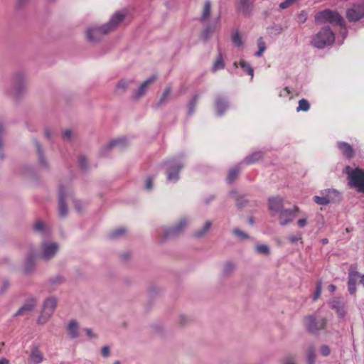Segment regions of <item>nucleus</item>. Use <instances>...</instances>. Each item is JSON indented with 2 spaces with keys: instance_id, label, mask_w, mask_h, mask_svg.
Returning <instances> with one entry per match:
<instances>
[{
  "instance_id": "22",
  "label": "nucleus",
  "mask_w": 364,
  "mask_h": 364,
  "mask_svg": "<svg viewBox=\"0 0 364 364\" xmlns=\"http://www.w3.org/2000/svg\"><path fill=\"white\" fill-rule=\"evenodd\" d=\"M67 331L71 338H76L79 336V325L75 320L69 321L66 327Z\"/></svg>"
},
{
  "instance_id": "55",
  "label": "nucleus",
  "mask_w": 364,
  "mask_h": 364,
  "mask_svg": "<svg viewBox=\"0 0 364 364\" xmlns=\"http://www.w3.org/2000/svg\"><path fill=\"white\" fill-rule=\"evenodd\" d=\"M72 136V132L69 129L65 130L63 134V137L65 140H70Z\"/></svg>"
},
{
  "instance_id": "29",
  "label": "nucleus",
  "mask_w": 364,
  "mask_h": 364,
  "mask_svg": "<svg viewBox=\"0 0 364 364\" xmlns=\"http://www.w3.org/2000/svg\"><path fill=\"white\" fill-rule=\"evenodd\" d=\"M34 267H35L34 257L32 255H30L26 258L24 268H23V272L26 274H30L33 271Z\"/></svg>"
},
{
  "instance_id": "30",
  "label": "nucleus",
  "mask_w": 364,
  "mask_h": 364,
  "mask_svg": "<svg viewBox=\"0 0 364 364\" xmlns=\"http://www.w3.org/2000/svg\"><path fill=\"white\" fill-rule=\"evenodd\" d=\"M238 6L241 11L247 14L251 11L252 4L250 0H238Z\"/></svg>"
},
{
  "instance_id": "16",
  "label": "nucleus",
  "mask_w": 364,
  "mask_h": 364,
  "mask_svg": "<svg viewBox=\"0 0 364 364\" xmlns=\"http://www.w3.org/2000/svg\"><path fill=\"white\" fill-rule=\"evenodd\" d=\"M268 207L272 214L278 213L283 209V198L280 196L270 197L268 199Z\"/></svg>"
},
{
  "instance_id": "40",
  "label": "nucleus",
  "mask_w": 364,
  "mask_h": 364,
  "mask_svg": "<svg viewBox=\"0 0 364 364\" xmlns=\"http://www.w3.org/2000/svg\"><path fill=\"white\" fill-rule=\"evenodd\" d=\"M255 250L258 254L267 255L269 254V248L267 245H257Z\"/></svg>"
},
{
  "instance_id": "28",
  "label": "nucleus",
  "mask_w": 364,
  "mask_h": 364,
  "mask_svg": "<svg viewBox=\"0 0 364 364\" xmlns=\"http://www.w3.org/2000/svg\"><path fill=\"white\" fill-rule=\"evenodd\" d=\"M127 144V140L124 138L122 139H117L111 141L106 146L105 149L109 150L114 147L117 148H123Z\"/></svg>"
},
{
  "instance_id": "42",
  "label": "nucleus",
  "mask_w": 364,
  "mask_h": 364,
  "mask_svg": "<svg viewBox=\"0 0 364 364\" xmlns=\"http://www.w3.org/2000/svg\"><path fill=\"white\" fill-rule=\"evenodd\" d=\"M232 41L235 46H242V41L240 36V34L238 31L235 32L232 36Z\"/></svg>"
},
{
  "instance_id": "23",
  "label": "nucleus",
  "mask_w": 364,
  "mask_h": 364,
  "mask_svg": "<svg viewBox=\"0 0 364 364\" xmlns=\"http://www.w3.org/2000/svg\"><path fill=\"white\" fill-rule=\"evenodd\" d=\"M24 75L22 73L16 74L13 78V83L17 94L20 93L24 84Z\"/></svg>"
},
{
  "instance_id": "1",
  "label": "nucleus",
  "mask_w": 364,
  "mask_h": 364,
  "mask_svg": "<svg viewBox=\"0 0 364 364\" xmlns=\"http://www.w3.org/2000/svg\"><path fill=\"white\" fill-rule=\"evenodd\" d=\"M125 14L117 11L114 13L109 21L101 26H96L87 28L86 31V37L91 42H97L102 37L114 30L121 23L124 18Z\"/></svg>"
},
{
  "instance_id": "37",
  "label": "nucleus",
  "mask_w": 364,
  "mask_h": 364,
  "mask_svg": "<svg viewBox=\"0 0 364 364\" xmlns=\"http://www.w3.org/2000/svg\"><path fill=\"white\" fill-rule=\"evenodd\" d=\"M240 65L248 75L251 76V79H252L254 76V70L251 65L245 60H241L240 62Z\"/></svg>"
},
{
  "instance_id": "39",
  "label": "nucleus",
  "mask_w": 364,
  "mask_h": 364,
  "mask_svg": "<svg viewBox=\"0 0 364 364\" xmlns=\"http://www.w3.org/2000/svg\"><path fill=\"white\" fill-rule=\"evenodd\" d=\"M309 108H310V105H309V102L305 99H301L299 101V105L296 108V111L297 112H299V111L306 112L309 109Z\"/></svg>"
},
{
  "instance_id": "62",
  "label": "nucleus",
  "mask_w": 364,
  "mask_h": 364,
  "mask_svg": "<svg viewBox=\"0 0 364 364\" xmlns=\"http://www.w3.org/2000/svg\"><path fill=\"white\" fill-rule=\"evenodd\" d=\"M328 289H329V290H330L331 292H333V291H336V286H335V285H333V284H331V285H329V286H328Z\"/></svg>"
},
{
  "instance_id": "27",
  "label": "nucleus",
  "mask_w": 364,
  "mask_h": 364,
  "mask_svg": "<svg viewBox=\"0 0 364 364\" xmlns=\"http://www.w3.org/2000/svg\"><path fill=\"white\" fill-rule=\"evenodd\" d=\"M262 156H263V153L262 151H255V152L252 153L251 154L247 156L245 158L244 161L247 164H254V163L258 161L259 159H261L262 158Z\"/></svg>"
},
{
  "instance_id": "52",
  "label": "nucleus",
  "mask_w": 364,
  "mask_h": 364,
  "mask_svg": "<svg viewBox=\"0 0 364 364\" xmlns=\"http://www.w3.org/2000/svg\"><path fill=\"white\" fill-rule=\"evenodd\" d=\"M79 164L82 168H86L87 165V159L85 156H80L79 158Z\"/></svg>"
},
{
  "instance_id": "35",
  "label": "nucleus",
  "mask_w": 364,
  "mask_h": 364,
  "mask_svg": "<svg viewBox=\"0 0 364 364\" xmlns=\"http://www.w3.org/2000/svg\"><path fill=\"white\" fill-rule=\"evenodd\" d=\"M306 359L308 364H314L316 360V354L315 349L312 346H309L307 348Z\"/></svg>"
},
{
  "instance_id": "53",
  "label": "nucleus",
  "mask_w": 364,
  "mask_h": 364,
  "mask_svg": "<svg viewBox=\"0 0 364 364\" xmlns=\"http://www.w3.org/2000/svg\"><path fill=\"white\" fill-rule=\"evenodd\" d=\"M153 187V179L151 177H148L146 180L145 188L146 190H151Z\"/></svg>"
},
{
  "instance_id": "26",
  "label": "nucleus",
  "mask_w": 364,
  "mask_h": 364,
  "mask_svg": "<svg viewBox=\"0 0 364 364\" xmlns=\"http://www.w3.org/2000/svg\"><path fill=\"white\" fill-rule=\"evenodd\" d=\"M33 230L35 232L41 234L42 235H47L49 233V228L45 225L43 221H37L33 225Z\"/></svg>"
},
{
  "instance_id": "14",
  "label": "nucleus",
  "mask_w": 364,
  "mask_h": 364,
  "mask_svg": "<svg viewBox=\"0 0 364 364\" xmlns=\"http://www.w3.org/2000/svg\"><path fill=\"white\" fill-rule=\"evenodd\" d=\"M360 279V274L355 268H350L348 272V287L350 294H354L356 291V284Z\"/></svg>"
},
{
  "instance_id": "61",
  "label": "nucleus",
  "mask_w": 364,
  "mask_h": 364,
  "mask_svg": "<svg viewBox=\"0 0 364 364\" xmlns=\"http://www.w3.org/2000/svg\"><path fill=\"white\" fill-rule=\"evenodd\" d=\"M85 332H86L87 336L89 338H92L93 337L92 330L90 328H86L85 329Z\"/></svg>"
},
{
  "instance_id": "21",
  "label": "nucleus",
  "mask_w": 364,
  "mask_h": 364,
  "mask_svg": "<svg viewBox=\"0 0 364 364\" xmlns=\"http://www.w3.org/2000/svg\"><path fill=\"white\" fill-rule=\"evenodd\" d=\"M216 112L218 116H222L228 109L229 104L227 100L223 97H218L215 100Z\"/></svg>"
},
{
  "instance_id": "24",
  "label": "nucleus",
  "mask_w": 364,
  "mask_h": 364,
  "mask_svg": "<svg viewBox=\"0 0 364 364\" xmlns=\"http://www.w3.org/2000/svg\"><path fill=\"white\" fill-rule=\"evenodd\" d=\"M211 227L212 222L210 220L205 221L203 227L194 232V237L197 238L204 237L210 231Z\"/></svg>"
},
{
  "instance_id": "12",
  "label": "nucleus",
  "mask_w": 364,
  "mask_h": 364,
  "mask_svg": "<svg viewBox=\"0 0 364 364\" xmlns=\"http://www.w3.org/2000/svg\"><path fill=\"white\" fill-rule=\"evenodd\" d=\"M330 306L336 311L339 318L345 319L346 318L347 311L344 301L339 299H333L330 301Z\"/></svg>"
},
{
  "instance_id": "6",
  "label": "nucleus",
  "mask_w": 364,
  "mask_h": 364,
  "mask_svg": "<svg viewBox=\"0 0 364 364\" xmlns=\"http://www.w3.org/2000/svg\"><path fill=\"white\" fill-rule=\"evenodd\" d=\"M346 171L348 175L350 186L356 188L358 191L364 193V171L360 168L353 170L350 166H346Z\"/></svg>"
},
{
  "instance_id": "32",
  "label": "nucleus",
  "mask_w": 364,
  "mask_h": 364,
  "mask_svg": "<svg viewBox=\"0 0 364 364\" xmlns=\"http://www.w3.org/2000/svg\"><path fill=\"white\" fill-rule=\"evenodd\" d=\"M240 171V169L238 166H235L229 171L227 177V181L228 183H232L237 178Z\"/></svg>"
},
{
  "instance_id": "47",
  "label": "nucleus",
  "mask_w": 364,
  "mask_h": 364,
  "mask_svg": "<svg viewBox=\"0 0 364 364\" xmlns=\"http://www.w3.org/2000/svg\"><path fill=\"white\" fill-rule=\"evenodd\" d=\"M199 99L198 95H196L193 99L191 100L189 105L188 114H192L194 112V108L197 104L198 100Z\"/></svg>"
},
{
  "instance_id": "44",
  "label": "nucleus",
  "mask_w": 364,
  "mask_h": 364,
  "mask_svg": "<svg viewBox=\"0 0 364 364\" xmlns=\"http://www.w3.org/2000/svg\"><path fill=\"white\" fill-rule=\"evenodd\" d=\"M232 233L241 240L249 238V235L238 228H235Z\"/></svg>"
},
{
  "instance_id": "11",
  "label": "nucleus",
  "mask_w": 364,
  "mask_h": 364,
  "mask_svg": "<svg viewBox=\"0 0 364 364\" xmlns=\"http://www.w3.org/2000/svg\"><path fill=\"white\" fill-rule=\"evenodd\" d=\"M346 17L349 21H358L364 17V6L353 5L346 11Z\"/></svg>"
},
{
  "instance_id": "64",
  "label": "nucleus",
  "mask_w": 364,
  "mask_h": 364,
  "mask_svg": "<svg viewBox=\"0 0 364 364\" xmlns=\"http://www.w3.org/2000/svg\"><path fill=\"white\" fill-rule=\"evenodd\" d=\"M0 364H8V360L5 358L0 360Z\"/></svg>"
},
{
  "instance_id": "58",
  "label": "nucleus",
  "mask_w": 364,
  "mask_h": 364,
  "mask_svg": "<svg viewBox=\"0 0 364 364\" xmlns=\"http://www.w3.org/2000/svg\"><path fill=\"white\" fill-rule=\"evenodd\" d=\"M74 205L77 211H80L82 209V204L81 202L79 200H75L74 201Z\"/></svg>"
},
{
  "instance_id": "49",
  "label": "nucleus",
  "mask_w": 364,
  "mask_h": 364,
  "mask_svg": "<svg viewBox=\"0 0 364 364\" xmlns=\"http://www.w3.org/2000/svg\"><path fill=\"white\" fill-rule=\"evenodd\" d=\"M4 134V129L2 125H0V156H1V159H3L4 157V155L1 152L3 146H4V143L1 139V136H3Z\"/></svg>"
},
{
  "instance_id": "17",
  "label": "nucleus",
  "mask_w": 364,
  "mask_h": 364,
  "mask_svg": "<svg viewBox=\"0 0 364 364\" xmlns=\"http://www.w3.org/2000/svg\"><path fill=\"white\" fill-rule=\"evenodd\" d=\"M66 190L64 187L60 186L59 191V207L58 214L60 217L63 218L68 214V207L65 203Z\"/></svg>"
},
{
  "instance_id": "33",
  "label": "nucleus",
  "mask_w": 364,
  "mask_h": 364,
  "mask_svg": "<svg viewBox=\"0 0 364 364\" xmlns=\"http://www.w3.org/2000/svg\"><path fill=\"white\" fill-rule=\"evenodd\" d=\"M35 144H36V149H37V151H38L39 163L43 166L46 167L47 166V162H46V159L44 157L42 147L41 146V144L38 141H36Z\"/></svg>"
},
{
  "instance_id": "59",
  "label": "nucleus",
  "mask_w": 364,
  "mask_h": 364,
  "mask_svg": "<svg viewBox=\"0 0 364 364\" xmlns=\"http://www.w3.org/2000/svg\"><path fill=\"white\" fill-rule=\"evenodd\" d=\"M9 284L8 281H4L3 282V287L1 289V292H4L6 291V289L9 287Z\"/></svg>"
},
{
  "instance_id": "36",
  "label": "nucleus",
  "mask_w": 364,
  "mask_h": 364,
  "mask_svg": "<svg viewBox=\"0 0 364 364\" xmlns=\"http://www.w3.org/2000/svg\"><path fill=\"white\" fill-rule=\"evenodd\" d=\"M257 46H258V50L255 53V55L257 57H261L267 48L266 43L262 37L258 38Z\"/></svg>"
},
{
  "instance_id": "57",
  "label": "nucleus",
  "mask_w": 364,
  "mask_h": 364,
  "mask_svg": "<svg viewBox=\"0 0 364 364\" xmlns=\"http://www.w3.org/2000/svg\"><path fill=\"white\" fill-rule=\"evenodd\" d=\"M297 224L299 228H303L307 224V220L306 218L299 219L297 221Z\"/></svg>"
},
{
  "instance_id": "8",
  "label": "nucleus",
  "mask_w": 364,
  "mask_h": 364,
  "mask_svg": "<svg viewBox=\"0 0 364 364\" xmlns=\"http://www.w3.org/2000/svg\"><path fill=\"white\" fill-rule=\"evenodd\" d=\"M326 319L322 318L317 321L316 317L313 315L308 316L304 318V324L306 330L311 333H317L326 326Z\"/></svg>"
},
{
  "instance_id": "4",
  "label": "nucleus",
  "mask_w": 364,
  "mask_h": 364,
  "mask_svg": "<svg viewBox=\"0 0 364 364\" xmlns=\"http://www.w3.org/2000/svg\"><path fill=\"white\" fill-rule=\"evenodd\" d=\"M58 304V299L54 296L47 298L43 304V309L37 322L38 324L44 325L53 316Z\"/></svg>"
},
{
  "instance_id": "13",
  "label": "nucleus",
  "mask_w": 364,
  "mask_h": 364,
  "mask_svg": "<svg viewBox=\"0 0 364 364\" xmlns=\"http://www.w3.org/2000/svg\"><path fill=\"white\" fill-rule=\"evenodd\" d=\"M188 225V220L186 218L181 219L175 226L167 229L165 232V237L169 238L179 235Z\"/></svg>"
},
{
  "instance_id": "2",
  "label": "nucleus",
  "mask_w": 364,
  "mask_h": 364,
  "mask_svg": "<svg viewBox=\"0 0 364 364\" xmlns=\"http://www.w3.org/2000/svg\"><path fill=\"white\" fill-rule=\"evenodd\" d=\"M335 41L334 33L328 26L323 28L313 38L312 44L318 48H323L332 44Z\"/></svg>"
},
{
  "instance_id": "7",
  "label": "nucleus",
  "mask_w": 364,
  "mask_h": 364,
  "mask_svg": "<svg viewBox=\"0 0 364 364\" xmlns=\"http://www.w3.org/2000/svg\"><path fill=\"white\" fill-rule=\"evenodd\" d=\"M321 196H315L314 201L321 205H326L339 200V193L335 189H326L321 191Z\"/></svg>"
},
{
  "instance_id": "63",
  "label": "nucleus",
  "mask_w": 364,
  "mask_h": 364,
  "mask_svg": "<svg viewBox=\"0 0 364 364\" xmlns=\"http://www.w3.org/2000/svg\"><path fill=\"white\" fill-rule=\"evenodd\" d=\"M27 0H18V6H22Z\"/></svg>"
},
{
  "instance_id": "15",
  "label": "nucleus",
  "mask_w": 364,
  "mask_h": 364,
  "mask_svg": "<svg viewBox=\"0 0 364 364\" xmlns=\"http://www.w3.org/2000/svg\"><path fill=\"white\" fill-rule=\"evenodd\" d=\"M156 79V76L153 75L149 77L146 80H145L139 87L135 90L132 94V98L135 100H139L142 96H144L148 89V87L150 84H151Z\"/></svg>"
},
{
  "instance_id": "5",
  "label": "nucleus",
  "mask_w": 364,
  "mask_h": 364,
  "mask_svg": "<svg viewBox=\"0 0 364 364\" xmlns=\"http://www.w3.org/2000/svg\"><path fill=\"white\" fill-rule=\"evenodd\" d=\"M166 179L169 183H176L179 179V171L183 165L177 159H172L164 162Z\"/></svg>"
},
{
  "instance_id": "41",
  "label": "nucleus",
  "mask_w": 364,
  "mask_h": 364,
  "mask_svg": "<svg viewBox=\"0 0 364 364\" xmlns=\"http://www.w3.org/2000/svg\"><path fill=\"white\" fill-rule=\"evenodd\" d=\"M235 268V265L232 262H227L223 267V274H229L232 273Z\"/></svg>"
},
{
  "instance_id": "31",
  "label": "nucleus",
  "mask_w": 364,
  "mask_h": 364,
  "mask_svg": "<svg viewBox=\"0 0 364 364\" xmlns=\"http://www.w3.org/2000/svg\"><path fill=\"white\" fill-rule=\"evenodd\" d=\"M210 8H211V3L210 0H206L204 4V7L203 9V12L201 14L200 20L202 21H206L208 20L210 16Z\"/></svg>"
},
{
  "instance_id": "3",
  "label": "nucleus",
  "mask_w": 364,
  "mask_h": 364,
  "mask_svg": "<svg viewBox=\"0 0 364 364\" xmlns=\"http://www.w3.org/2000/svg\"><path fill=\"white\" fill-rule=\"evenodd\" d=\"M315 22L318 24L329 23L342 26L343 19L338 12L325 9L315 15Z\"/></svg>"
},
{
  "instance_id": "25",
  "label": "nucleus",
  "mask_w": 364,
  "mask_h": 364,
  "mask_svg": "<svg viewBox=\"0 0 364 364\" xmlns=\"http://www.w3.org/2000/svg\"><path fill=\"white\" fill-rule=\"evenodd\" d=\"M338 146L342 153L348 158H351L353 156V149L352 146L346 142H338Z\"/></svg>"
},
{
  "instance_id": "43",
  "label": "nucleus",
  "mask_w": 364,
  "mask_h": 364,
  "mask_svg": "<svg viewBox=\"0 0 364 364\" xmlns=\"http://www.w3.org/2000/svg\"><path fill=\"white\" fill-rule=\"evenodd\" d=\"M297 22L299 23V24H303L304 23L307 18H308V14H307V12L304 10H302L301 11L298 15H297Z\"/></svg>"
},
{
  "instance_id": "19",
  "label": "nucleus",
  "mask_w": 364,
  "mask_h": 364,
  "mask_svg": "<svg viewBox=\"0 0 364 364\" xmlns=\"http://www.w3.org/2000/svg\"><path fill=\"white\" fill-rule=\"evenodd\" d=\"M134 82L132 79H123L119 81L115 87V92L117 95L124 94L129 87L131 84Z\"/></svg>"
},
{
  "instance_id": "60",
  "label": "nucleus",
  "mask_w": 364,
  "mask_h": 364,
  "mask_svg": "<svg viewBox=\"0 0 364 364\" xmlns=\"http://www.w3.org/2000/svg\"><path fill=\"white\" fill-rule=\"evenodd\" d=\"M44 134H45V136H46V138L50 139V136H51V132H50V129H46L45 130Z\"/></svg>"
},
{
  "instance_id": "45",
  "label": "nucleus",
  "mask_w": 364,
  "mask_h": 364,
  "mask_svg": "<svg viewBox=\"0 0 364 364\" xmlns=\"http://www.w3.org/2000/svg\"><path fill=\"white\" fill-rule=\"evenodd\" d=\"M125 232H126L125 228H119L114 230L113 232H112L110 234V237L112 238H116V237L122 236Z\"/></svg>"
},
{
  "instance_id": "54",
  "label": "nucleus",
  "mask_w": 364,
  "mask_h": 364,
  "mask_svg": "<svg viewBox=\"0 0 364 364\" xmlns=\"http://www.w3.org/2000/svg\"><path fill=\"white\" fill-rule=\"evenodd\" d=\"M213 30L210 27H207V28L204 30V31H203V38H208V37L211 35V33H213Z\"/></svg>"
},
{
  "instance_id": "50",
  "label": "nucleus",
  "mask_w": 364,
  "mask_h": 364,
  "mask_svg": "<svg viewBox=\"0 0 364 364\" xmlns=\"http://www.w3.org/2000/svg\"><path fill=\"white\" fill-rule=\"evenodd\" d=\"M321 294V282H319L317 283V285H316V290L314 295V300H316L320 296Z\"/></svg>"
},
{
  "instance_id": "38",
  "label": "nucleus",
  "mask_w": 364,
  "mask_h": 364,
  "mask_svg": "<svg viewBox=\"0 0 364 364\" xmlns=\"http://www.w3.org/2000/svg\"><path fill=\"white\" fill-rule=\"evenodd\" d=\"M224 67H225V63H224L223 59L222 58V55L220 54L219 56L218 57L217 60L214 63L212 70H213V71L215 72L218 70L223 69Z\"/></svg>"
},
{
  "instance_id": "56",
  "label": "nucleus",
  "mask_w": 364,
  "mask_h": 364,
  "mask_svg": "<svg viewBox=\"0 0 364 364\" xmlns=\"http://www.w3.org/2000/svg\"><path fill=\"white\" fill-rule=\"evenodd\" d=\"M110 350L108 346H104L102 348V355L103 357H108L109 355Z\"/></svg>"
},
{
  "instance_id": "10",
  "label": "nucleus",
  "mask_w": 364,
  "mask_h": 364,
  "mask_svg": "<svg viewBox=\"0 0 364 364\" xmlns=\"http://www.w3.org/2000/svg\"><path fill=\"white\" fill-rule=\"evenodd\" d=\"M41 257L44 260L52 259L57 253L59 246L56 242H43Z\"/></svg>"
},
{
  "instance_id": "46",
  "label": "nucleus",
  "mask_w": 364,
  "mask_h": 364,
  "mask_svg": "<svg viewBox=\"0 0 364 364\" xmlns=\"http://www.w3.org/2000/svg\"><path fill=\"white\" fill-rule=\"evenodd\" d=\"M288 240L289 242L294 244L302 239V236L301 233H296L295 235H291L288 237Z\"/></svg>"
},
{
  "instance_id": "18",
  "label": "nucleus",
  "mask_w": 364,
  "mask_h": 364,
  "mask_svg": "<svg viewBox=\"0 0 364 364\" xmlns=\"http://www.w3.org/2000/svg\"><path fill=\"white\" fill-rule=\"evenodd\" d=\"M37 301L34 298L28 299L14 314L16 316H25L30 314L36 306Z\"/></svg>"
},
{
  "instance_id": "51",
  "label": "nucleus",
  "mask_w": 364,
  "mask_h": 364,
  "mask_svg": "<svg viewBox=\"0 0 364 364\" xmlns=\"http://www.w3.org/2000/svg\"><path fill=\"white\" fill-rule=\"evenodd\" d=\"M330 348L328 346L326 345H323L320 348V353L321 355H323V356H327L330 354Z\"/></svg>"
},
{
  "instance_id": "34",
  "label": "nucleus",
  "mask_w": 364,
  "mask_h": 364,
  "mask_svg": "<svg viewBox=\"0 0 364 364\" xmlns=\"http://www.w3.org/2000/svg\"><path fill=\"white\" fill-rule=\"evenodd\" d=\"M171 93V88L170 86H168L164 90L161 98L159 99V100L158 102L157 105L160 106V105L166 103L168 101V100L169 99Z\"/></svg>"
},
{
  "instance_id": "9",
  "label": "nucleus",
  "mask_w": 364,
  "mask_h": 364,
  "mask_svg": "<svg viewBox=\"0 0 364 364\" xmlns=\"http://www.w3.org/2000/svg\"><path fill=\"white\" fill-rule=\"evenodd\" d=\"M299 211L297 207L292 209H282L278 214L279 223L281 225L284 226L291 223L296 217V213Z\"/></svg>"
},
{
  "instance_id": "48",
  "label": "nucleus",
  "mask_w": 364,
  "mask_h": 364,
  "mask_svg": "<svg viewBox=\"0 0 364 364\" xmlns=\"http://www.w3.org/2000/svg\"><path fill=\"white\" fill-rule=\"evenodd\" d=\"M297 0H285L279 4L281 9H286L294 4Z\"/></svg>"
},
{
  "instance_id": "20",
  "label": "nucleus",
  "mask_w": 364,
  "mask_h": 364,
  "mask_svg": "<svg viewBox=\"0 0 364 364\" xmlns=\"http://www.w3.org/2000/svg\"><path fill=\"white\" fill-rule=\"evenodd\" d=\"M43 355L38 347L34 346L31 349L30 354V363L31 364H39L43 360Z\"/></svg>"
}]
</instances>
